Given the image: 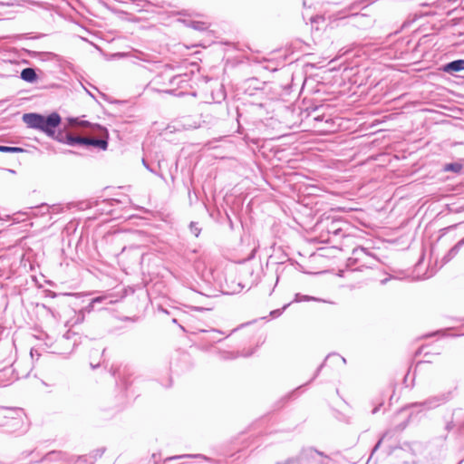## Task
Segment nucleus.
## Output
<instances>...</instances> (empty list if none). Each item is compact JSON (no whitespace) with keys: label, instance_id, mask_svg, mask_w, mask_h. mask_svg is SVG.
Masks as SVG:
<instances>
[{"label":"nucleus","instance_id":"1","mask_svg":"<svg viewBox=\"0 0 464 464\" xmlns=\"http://www.w3.org/2000/svg\"><path fill=\"white\" fill-rule=\"evenodd\" d=\"M23 121L28 127L39 130L50 137H53L55 129L61 123V117L53 112L47 117L37 113H25Z\"/></svg>","mask_w":464,"mask_h":464},{"label":"nucleus","instance_id":"2","mask_svg":"<svg viewBox=\"0 0 464 464\" xmlns=\"http://www.w3.org/2000/svg\"><path fill=\"white\" fill-rule=\"evenodd\" d=\"M68 121H69V125L72 127V126L89 127V128H91V130L93 133H96L102 137V139L82 137V140H81L82 143V146H94V147L100 148L102 150L107 149L108 143H107L106 139L108 137V133H107V130L105 128H103L98 124H92L89 121H82L78 118H69Z\"/></svg>","mask_w":464,"mask_h":464},{"label":"nucleus","instance_id":"3","mask_svg":"<svg viewBox=\"0 0 464 464\" xmlns=\"http://www.w3.org/2000/svg\"><path fill=\"white\" fill-rule=\"evenodd\" d=\"M59 141L66 143L70 146H75V145H82V143L81 140H82V137L80 136H73L71 133H67L64 136H62L58 139Z\"/></svg>","mask_w":464,"mask_h":464},{"label":"nucleus","instance_id":"4","mask_svg":"<svg viewBox=\"0 0 464 464\" xmlns=\"http://www.w3.org/2000/svg\"><path fill=\"white\" fill-rule=\"evenodd\" d=\"M444 72H457L464 70V60H456L447 63L444 68Z\"/></svg>","mask_w":464,"mask_h":464},{"label":"nucleus","instance_id":"5","mask_svg":"<svg viewBox=\"0 0 464 464\" xmlns=\"http://www.w3.org/2000/svg\"><path fill=\"white\" fill-rule=\"evenodd\" d=\"M21 78L28 82H34L37 76L35 71L32 68H25L21 72Z\"/></svg>","mask_w":464,"mask_h":464},{"label":"nucleus","instance_id":"6","mask_svg":"<svg viewBox=\"0 0 464 464\" xmlns=\"http://www.w3.org/2000/svg\"><path fill=\"white\" fill-rule=\"evenodd\" d=\"M0 151L1 152H18V151H22V149L16 148V147H7V146L0 145Z\"/></svg>","mask_w":464,"mask_h":464},{"label":"nucleus","instance_id":"7","mask_svg":"<svg viewBox=\"0 0 464 464\" xmlns=\"http://www.w3.org/2000/svg\"><path fill=\"white\" fill-rule=\"evenodd\" d=\"M310 300H316L314 297L308 296V295H301L300 294L295 295V302H303V301H310Z\"/></svg>","mask_w":464,"mask_h":464},{"label":"nucleus","instance_id":"8","mask_svg":"<svg viewBox=\"0 0 464 464\" xmlns=\"http://www.w3.org/2000/svg\"><path fill=\"white\" fill-rule=\"evenodd\" d=\"M464 241H460L455 246H453L450 251L449 252V256H454L455 255H457V253L459 252V247L460 246L463 244Z\"/></svg>","mask_w":464,"mask_h":464},{"label":"nucleus","instance_id":"9","mask_svg":"<svg viewBox=\"0 0 464 464\" xmlns=\"http://www.w3.org/2000/svg\"><path fill=\"white\" fill-rule=\"evenodd\" d=\"M447 170L459 171L460 169V165L459 164H450L446 167Z\"/></svg>","mask_w":464,"mask_h":464},{"label":"nucleus","instance_id":"10","mask_svg":"<svg viewBox=\"0 0 464 464\" xmlns=\"http://www.w3.org/2000/svg\"><path fill=\"white\" fill-rule=\"evenodd\" d=\"M190 230L196 237H198L200 229L195 224L190 225Z\"/></svg>","mask_w":464,"mask_h":464},{"label":"nucleus","instance_id":"11","mask_svg":"<svg viewBox=\"0 0 464 464\" xmlns=\"http://www.w3.org/2000/svg\"><path fill=\"white\" fill-rule=\"evenodd\" d=\"M192 457H199V455H180V456H174L169 458V459H178L182 458H192Z\"/></svg>","mask_w":464,"mask_h":464},{"label":"nucleus","instance_id":"12","mask_svg":"<svg viewBox=\"0 0 464 464\" xmlns=\"http://www.w3.org/2000/svg\"><path fill=\"white\" fill-rule=\"evenodd\" d=\"M103 300V297L102 296H99V297H96L94 299H92V303H91V307L92 308L94 306V304L96 303H100Z\"/></svg>","mask_w":464,"mask_h":464}]
</instances>
